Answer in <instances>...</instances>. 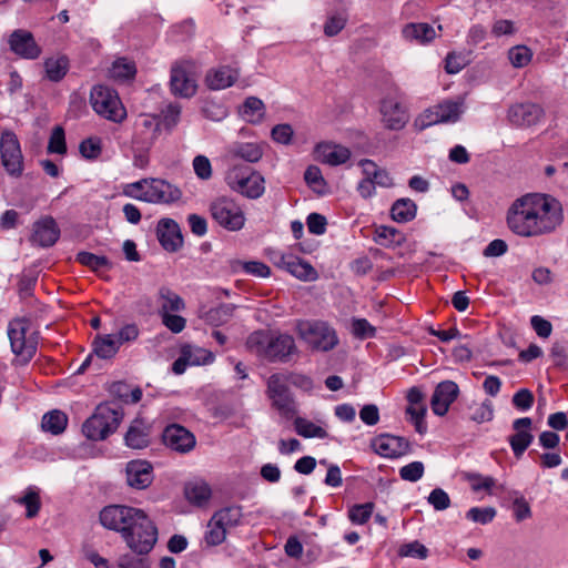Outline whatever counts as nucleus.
<instances>
[{"mask_svg": "<svg viewBox=\"0 0 568 568\" xmlns=\"http://www.w3.org/2000/svg\"><path fill=\"white\" fill-rule=\"evenodd\" d=\"M562 220L561 203L544 193H528L515 200L506 216L509 230L521 237L550 234Z\"/></svg>", "mask_w": 568, "mask_h": 568, "instance_id": "nucleus-1", "label": "nucleus"}, {"mask_svg": "<svg viewBox=\"0 0 568 568\" xmlns=\"http://www.w3.org/2000/svg\"><path fill=\"white\" fill-rule=\"evenodd\" d=\"M101 525L121 535L136 555H148L158 541V528L143 509L109 505L100 511Z\"/></svg>", "mask_w": 568, "mask_h": 568, "instance_id": "nucleus-2", "label": "nucleus"}, {"mask_svg": "<svg viewBox=\"0 0 568 568\" xmlns=\"http://www.w3.org/2000/svg\"><path fill=\"white\" fill-rule=\"evenodd\" d=\"M246 347L256 356L270 362H287L297 353L293 336L273 334L267 331H255L246 339Z\"/></svg>", "mask_w": 568, "mask_h": 568, "instance_id": "nucleus-3", "label": "nucleus"}, {"mask_svg": "<svg viewBox=\"0 0 568 568\" xmlns=\"http://www.w3.org/2000/svg\"><path fill=\"white\" fill-rule=\"evenodd\" d=\"M123 194L128 197L153 204H171L178 202L182 196V192L178 186L155 178L142 179L125 184Z\"/></svg>", "mask_w": 568, "mask_h": 568, "instance_id": "nucleus-4", "label": "nucleus"}, {"mask_svg": "<svg viewBox=\"0 0 568 568\" xmlns=\"http://www.w3.org/2000/svg\"><path fill=\"white\" fill-rule=\"evenodd\" d=\"M123 418V409L116 403H103L83 423L82 433L90 440H104L113 434Z\"/></svg>", "mask_w": 568, "mask_h": 568, "instance_id": "nucleus-5", "label": "nucleus"}, {"mask_svg": "<svg viewBox=\"0 0 568 568\" xmlns=\"http://www.w3.org/2000/svg\"><path fill=\"white\" fill-rule=\"evenodd\" d=\"M296 333L312 351L316 352H329L339 342L336 331L322 321H298Z\"/></svg>", "mask_w": 568, "mask_h": 568, "instance_id": "nucleus-6", "label": "nucleus"}, {"mask_svg": "<svg viewBox=\"0 0 568 568\" xmlns=\"http://www.w3.org/2000/svg\"><path fill=\"white\" fill-rule=\"evenodd\" d=\"M210 214L214 222L230 231L236 232L245 225V214L241 205L229 196H219L210 203Z\"/></svg>", "mask_w": 568, "mask_h": 568, "instance_id": "nucleus-7", "label": "nucleus"}, {"mask_svg": "<svg viewBox=\"0 0 568 568\" xmlns=\"http://www.w3.org/2000/svg\"><path fill=\"white\" fill-rule=\"evenodd\" d=\"M93 110L109 121L121 123L126 111L115 90L105 85H94L90 93Z\"/></svg>", "mask_w": 568, "mask_h": 568, "instance_id": "nucleus-8", "label": "nucleus"}, {"mask_svg": "<svg viewBox=\"0 0 568 568\" xmlns=\"http://www.w3.org/2000/svg\"><path fill=\"white\" fill-rule=\"evenodd\" d=\"M227 185L247 199H258L265 192L264 178L247 166H234L226 174Z\"/></svg>", "mask_w": 568, "mask_h": 568, "instance_id": "nucleus-9", "label": "nucleus"}, {"mask_svg": "<svg viewBox=\"0 0 568 568\" xmlns=\"http://www.w3.org/2000/svg\"><path fill=\"white\" fill-rule=\"evenodd\" d=\"M266 394L275 407L285 417L297 413L296 403L288 388L286 374H272L266 382Z\"/></svg>", "mask_w": 568, "mask_h": 568, "instance_id": "nucleus-10", "label": "nucleus"}, {"mask_svg": "<svg viewBox=\"0 0 568 568\" xmlns=\"http://www.w3.org/2000/svg\"><path fill=\"white\" fill-rule=\"evenodd\" d=\"M29 328L30 322L27 318H14L8 325L11 351L20 356L24 363L30 362L37 352L36 341L27 337Z\"/></svg>", "mask_w": 568, "mask_h": 568, "instance_id": "nucleus-11", "label": "nucleus"}, {"mask_svg": "<svg viewBox=\"0 0 568 568\" xmlns=\"http://www.w3.org/2000/svg\"><path fill=\"white\" fill-rule=\"evenodd\" d=\"M1 163L8 174L20 176L23 171V156L17 135L11 131H6L0 139Z\"/></svg>", "mask_w": 568, "mask_h": 568, "instance_id": "nucleus-12", "label": "nucleus"}, {"mask_svg": "<svg viewBox=\"0 0 568 568\" xmlns=\"http://www.w3.org/2000/svg\"><path fill=\"white\" fill-rule=\"evenodd\" d=\"M545 114L544 108L538 103L519 102L508 108L507 120L513 126L527 129L539 124Z\"/></svg>", "mask_w": 568, "mask_h": 568, "instance_id": "nucleus-13", "label": "nucleus"}, {"mask_svg": "<svg viewBox=\"0 0 568 568\" xmlns=\"http://www.w3.org/2000/svg\"><path fill=\"white\" fill-rule=\"evenodd\" d=\"M379 113L384 126L392 131H399L409 121L406 106L394 97H386L381 101Z\"/></svg>", "mask_w": 568, "mask_h": 568, "instance_id": "nucleus-14", "label": "nucleus"}, {"mask_svg": "<svg viewBox=\"0 0 568 568\" xmlns=\"http://www.w3.org/2000/svg\"><path fill=\"white\" fill-rule=\"evenodd\" d=\"M160 133V122L156 116L141 114L134 124L132 143L143 151H148Z\"/></svg>", "mask_w": 568, "mask_h": 568, "instance_id": "nucleus-15", "label": "nucleus"}, {"mask_svg": "<svg viewBox=\"0 0 568 568\" xmlns=\"http://www.w3.org/2000/svg\"><path fill=\"white\" fill-rule=\"evenodd\" d=\"M10 50L18 57L27 60H36L41 55V48L36 42L33 34L23 29L14 30L8 40Z\"/></svg>", "mask_w": 568, "mask_h": 568, "instance_id": "nucleus-16", "label": "nucleus"}, {"mask_svg": "<svg viewBox=\"0 0 568 568\" xmlns=\"http://www.w3.org/2000/svg\"><path fill=\"white\" fill-rule=\"evenodd\" d=\"M376 454L385 458H397L410 450V444L405 437L382 434L372 440Z\"/></svg>", "mask_w": 568, "mask_h": 568, "instance_id": "nucleus-17", "label": "nucleus"}, {"mask_svg": "<svg viewBox=\"0 0 568 568\" xmlns=\"http://www.w3.org/2000/svg\"><path fill=\"white\" fill-rule=\"evenodd\" d=\"M165 446L179 453H189L195 446L194 435L181 425L172 424L163 432Z\"/></svg>", "mask_w": 568, "mask_h": 568, "instance_id": "nucleus-18", "label": "nucleus"}, {"mask_svg": "<svg viewBox=\"0 0 568 568\" xmlns=\"http://www.w3.org/2000/svg\"><path fill=\"white\" fill-rule=\"evenodd\" d=\"M459 393L458 385L453 381L439 383L432 396L430 406L435 415L444 416Z\"/></svg>", "mask_w": 568, "mask_h": 568, "instance_id": "nucleus-19", "label": "nucleus"}, {"mask_svg": "<svg viewBox=\"0 0 568 568\" xmlns=\"http://www.w3.org/2000/svg\"><path fill=\"white\" fill-rule=\"evenodd\" d=\"M126 483L135 489L148 488L153 480V467L146 460H131L126 464Z\"/></svg>", "mask_w": 568, "mask_h": 568, "instance_id": "nucleus-20", "label": "nucleus"}, {"mask_svg": "<svg viewBox=\"0 0 568 568\" xmlns=\"http://www.w3.org/2000/svg\"><path fill=\"white\" fill-rule=\"evenodd\" d=\"M158 240L169 252H176L183 244L179 224L172 219H161L156 226Z\"/></svg>", "mask_w": 568, "mask_h": 568, "instance_id": "nucleus-21", "label": "nucleus"}, {"mask_svg": "<svg viewBox=\"0 0 568 568\" xmlns=\"http://www.w3.org/2000/svg\"><path fill=\"white\" fill-rule=\"evenodd\" d=\"M316 159L327 165L337 166L351 159V150L342 144L321 142L315 146Z\"/></svg>", "mask_w": 568, "mask_h": 568, "instance_id": "nucleus-22", "label": "nucleus"}, {"mask_svg": "<svg viewBox=\"0 0 568 568\" xmlns=\"http://www.w3.org/2000/svg\"><path fill=\"white\" fill-rule=\"evenodd\" d=\"M60 236V230L51 216L42 217L33 224L31 242L41 247L52 246Z\"/></svg>", "mask_w": 568, "mask_h": 568, "instance_id": "nucleus-23", "label": "nucleus"}, {"mask_svg": "<svg viewBox=\"0 0 568 568\" xmlns=\"http://www.w3.org/2000/svg\"><path fill=\"white\" fill-rule=\"evenodd\" d=\"M515 434L509 437V445L516 457H520L530 446L534 436L530 433L531 419L529 417L517 418L513 423Z\"/></svg>", "mask_w": 568, "mask_h": 568, "instance_id": "nucleus-24", "label": "nucleus"}, {"mask_svg": "<svg viewBox=\"0 0 568 568\" xmlns=\"http://www.w3.org/2000/svg\"><path fill=\"white\" fill-rule=\"evenodd\" d=\"M277 265L302 281H315L317 271L307 262L293 255H281Z\"/></svg>", "mask_w": 568, "mask_h": 568, "instance_id": "nucleus-25", "label": "nucleus"}, {"mask_svg": "<svg viewBox=\"0 0 568 568\" xmlns=\"http://www.w3.org/2000/svg\"><path fill=\"white\" fill-rule=\"evenodd\" d=\"M237 77V70L226 65H222L207 71L205 75V82L207 87L212 90H223L233 85Z\"/></svg>", "mask_w": 568, "mask_h": 568, "instance_id": "nucleus-26", "label": "nucleus"}, {"mask_svg": "<svg viewBox=\"0 0 568 568\" xmlns=\"http://www.w3.org/2000/svg\"><path fill=\"white\" fill-rule=\"evenodd\" d=\"M171 90L174 95L190 98L196 92L195 80L190 78L181 67H173L171 71Z\"/></svg>", "mask_w": 568, "mask_h": 568, "instance_id": "nucleus-27", "label": "nucleus"}, {"mask_svg": "<svg viewBox=\"0 0 568 568\" xmlns=\"http://www.w3.org/2000/svg\"><path fill=\"white\" fill-rule=\"evenodd\" d=\"M125 444L134 449H141L149 445L150 443V433L149 427L143 419H134L126 434H125Z\"/></svg>", "mask_w": 568, "mask_h": 568, "instance_id": "nucleus-28", "label": "nucleus"}, {"mask_svg": "<svg viewBox=\"0 0 568 568\" xmlns=\"http://www.w3.org/2000/svg\"><path fill=\"white\" fill-rule=\"evenodd\" d=\"M402 34L408 41L424 44L435 39L436 31L428 23H408L403 28Z\"/></svg>", "mask_w": 568, "mask_h": 568, "instance_id": "nucleus-29", "label": "nucleus"}, {"mask_svg": "<svg viewBox=\"0 0 568 568\" xmlns=\"http://www.w3.org/2000/svg\"><path fill=\"white\" fill-rule=\"evenodd\" d=\"M184 494L190 503L202 506L211 498L212 490L204 480H194L185 485Z\"/></svg>", "mask_w": 568, "mask_h": 568, "instance_id": "nucleus-30", "label": "nucleus"}, {"mask_svg": "<svg viewBox=\"0 0 568 568\" xmlns=\"http://www.w3.org/2000/svg\"><path fill=\"white\" fill-rule=\"evenodd\" d=\"M159 300L161 302L159 314H169L171 312H180L185 308L183 298L173 292L170 287L162 286L159 290Z\"/></svg>", "mask_w": 568, "mask_h": 568, "instance_id": "nucleus-31", "label": "nucleus"}, {"mask_svg": "<svg viewBox=\"0 0 568 568\" xmlns=\"http://www.w3.org/2000/svg\"><path fill=\"white\" fill-rule=\"evenodd\" d=\"M359 165L363 169V174L366 176H371L375 185H378L381 187L393 186L394 183L390 174L384 169H378L376 163L373 162L372 160H361Z\"/></svg>", "mask_w": 568, "mask_h": 568, "instance_id": "nucleus-32", "label": "nucleus"}, {"mask_svg": "<svg viewBox=\"0 0 568 568\" xmlns=\"http://www.w3.org/2000/svg\"><path fill=\"white\" fill-rule=\"evenodd\" d=\"M213 517L216 518L219 525H222L224 528L230 530L241 525L243 519V509L242 506L237 505L226 506L215 511Z\"/></svg>", "mask_w": 568, "mask_h": 568, "instance_id": "nucleus-33", "label": "nucleus"}, {"mask_svg": "<svg viewBox=\"0 0 568 568\" xmlns=\"http://www.w3.org/2000/svg\"><path fill=\"white\" fill-rule=\"evenodd\" d=\"M119 349V341H116L113 334L98 336L93 342V352L103 359L112 358Z\"/></svg>", "mask_w": 568, "mask_h": 568, "instance_id": "nucleus-34", "label": "nucleus"}, {"mask_svg": "<svg viewBox=\"0 0 568 568\" xmlns=\"http://www.w3.org/2000/svg\"><path fill=\"white\" fill-rule=\"evenodd\" d=\"M443 123H455L464 113V100H446L436 105Z\"/></svg>", "mask_w": 568, "mask_h": 568, "instance_id": "nucleus-35", "label": "nucleus"}, {"mask_svg": "<svg viewBox=\"0 0 568 568\" xmlns=\"http://www.w3.org/2000/svg\"><path fill=\"white\" fill-rule=\"evenodd\" d=\"M67 425L68 416L59 409L45 413L41 422L43 430L52 435H59L64 432Z\"/></svg>", "mask_w": 568, "mask_h": 568, "instance_id": "nucleus-36", "label": "nucleus"}, {"mask_svg": "<svg viewBox=\"0 0 568 568\" xmlns=\"http://www.w3.org/2000/svg\"><path fill=\"white\" fill-rule=\"evenodd\" d=\"M417 206L410 199L397 200L392 209L390 214L394 221L398 223H406L416 216Z\"/></svg>", "mask_w": 568, "mask_h": 568, "instance_id": "nucleus-37", "label": "nucleus"}, {"mask_svg": "<svg viewBox=\"0 0 568 568\" xmlns=\"http://www.w3.org/2000/svg\"><path fill=\"white\" fill-rule=\"evenodd\" d=\"M44 69L50 81L59 82L69 70V60L64 55L48 58L44 61Z\"/></svg>", "mask_w": 568, "mask_h": 568, "instance_id": "nucleus-38", "label": "nucleus"}, {"mask_svg": "<svg viewBox=\"0 0 568 568\" xmlns=\"http://www.w3.org/2000/svg\"><path fill=\"white\" fill-rule=\"evenodd\" d=\"M264 103L255 97H250L245 100L241 108L242 118L250 123H260L264 118Z\"/></svg>", "mask_w": 568, "mask_h": 568, "instance_id": "nucleus-39", "label": "nucleus"}, {"mask_svg": "<svg viewBox=\"0 0 568 568\" xmlns=\"http://www.w3.org/2000/svg\"><path fill=\"white\" fill-rule=\"evenodd\" d=\"M294 427L296 433L304 438L324 439L328 436L327 432L323 427L303 417L295 418Z\"/></svg>", "mask_w": 568, "mask_h": 568, "instance_id": "nucleus-40", "label": "nucleus"}, {"mask_svg": "<svg viewBox=\"0 0 568 568\" xmlns=\"http://www.w3.org/2000/svg\"><path fill=\"white\" fill-rule=\"evenodd\" d=\"M231 153L247 162L255 163L261 160L263 155L262 148L256 143H235L231 148Z\"/></svg>", "mask_w": 568, "mask_h": 568, "instance_id": "nucleus-41", "label": "nucleus"}, {"mask_svg": "<svg viewBox=\"0 0 568 568\" xmlns=\"http://www.w3.org/2000/svg\"><path fill=\"white\" fill-rule=\"evenodd\" d=\"M192 366L211 364L214 361V355L202 347L193 345H184L181 348Z\"/></svg>", "mask_w": 568, "mask_h": 568, "instance_id": "nucleus-42", "label": "nucleus"}, {"mask_svg": "<svg viewBox=\"0 0 568 568\" xmlns=\"http://www.w3.org/2000/svg\"><path fill=\"white\" fill-rule=\"evenodd\" d=\"M135 73L136 68L134 62L125 58L115 60L110 69L111 78L121 81L133 79Z\"/></svg>", "mask_w": 568, "mask_h": 568, "instance_id": "nucleus-43", "label": "nucleus"}, {"mask_svg": "<svg viewBox=\"0 0 568 568\" xmlns=\"http://www.w3.org/2000/svg\"><path fill=\"white\" fill-rule=\"evenodd\" d=\"M469 418L470 420L483 424L493 420L494 418V405L491 400L485 399L481 403H475L469 406Z\"/></svg>", "mask_w": 568, "mask_h": 568, "instance_id": "nucleus-44", "label": "nucleus"}, {"mask_svg": "<svg viewBox=\"0 0 568 568\" xmlns=\"http://www.w3.org/2000/svg\"><path fill=\"white\" fill-rule=\"evenodd\" d=\"M16 503L19 505H23L26 507V509H27L26 516L28 518L36 517L39 514V510L41 508L39 493L32 487H29L26 490L24 496L17 498Z\"/></svg>", "mask_w": 568, "mask_h": 568, "instance_id": "nucleus-45", "label": "nucleus"}, {"mask_svg": "<svg viewBox=\"0 0 568 568\" xmlns=\"http://www.w3.org/2000/svg\"><path fill=\"white\" fill-rule=\"evenodd\" d=\"M227 531L229 530L222 525H219L216 518L212 516L207 524L204 540L207 546H219L225 540Z\"/></svg>", "mask_w": 568, "mask_h": 568, "instance_id": "nucleus-46", "label": "nucleus"}, {"mask_svg": "<svg viewBox=\"0 0 568 568\" xmlns=\"http://www.w3.org/2000/svg\"><path fill=\"white\" fill-rule=\"evenodd\" d=\"M234 306L231 304H222L211 308L205 313V321L211 325L219 326L227 322L233 315Z\"/></svg>", "mask_w": 568, "mask_h": 568, "instance_id": "nucleus-47", "label": "nucleus"}, {"mask_svg": "<svg viewBox=\"0 0 568 568\" xmlns=\"http://www.w3.org/2000/svg\"><path fill=\"white\" fill-rule=\"evenodd\" d=\"M508 59L514 68H524L532 59V51L523 44L515 45L508 51Z\"/></svg>", "mask_w": 568, "mask_h": 568, "instance_id": "nucleus-48", "label": "nucleus"}, {"mask_svg": "<svg viewBox=\"0 0 568 568\" xmlns=\"http://www.w3.org/2000/svg\"><path fill=\"white\" fill-rule=\"evenodd\" d=\"M77 261L93 271L106 268L110 266L109 260L103 255H95L90 252H80L77 254Z\"/></svg>", "mask_w": 568, "mask_h": 568, "instance_id": "nucleus-49", "label": "nucleus"}, {"mask_svg": "<svg viewBox=\"0 0 568 568\" xmlns=\"http://www.w3.org/2000/svg\"><path fill=\"white\" fill-rule=\"evenodd\" d=\"M374 510L373 503L353 506L348 511V518L353 524L364 525L368 521Z\"/></svg>", "mask_w": 568, "mask_h": 568, "instance_id": "nucleus-50", "label": "nucleus"}, {"mask_svg": "<svg viewBox=\"0 0 568 568\" xmlns=\"http://www.w3.org/2000/svg\"><path fill=\"white\" fill-rule=\"evenodd\" d=\"M443 123L440 115L437 111L436 105L426 109L423 113H420L414 122V125L417 130L423 131L432 125Z\"/></svg>", "mask_w": 568, "mask_h": 568, "instance_id": "nucleus-51", "label": "nucleus"}, {"mask_svg": "<svg viewBox=\"0 0 568 568\" xmlns=\"http://www.w3.org/2000/svg\"><path fill=\"white\" fill-rule=\"evenodd\" d=\"M496 516V509L494 507H473L466 513V518L474 523L481 525L489 524Z\"/></svg>", "mask_w": 568, "mask_h": 568, "instance_id": "nucleus-52", "label": "nucleus"}, {"mask_svg": "<svg viewBox=\"0 0 568 568\" xmlns=\"http://www.w3.org/2000/svg\"><path fill=\"white\" fill-rule=\"evenodd\" d=\"M425 471L424 464L422 462H412L399 469V477L403 480L415 483L419 480Z\"/></svg>", "mask_w": 568, "mask_h": 568, "instance_id": "nucleus-53", "label": "nucleus"}, {"mask_svg": "<svg viewBox=\"0 0 568 568\" xmlns=\"http://www.w3.org/2000/svg\"><path fill=\"white\" fill-rule=\"evenodd\" d=\"M49 153L64 154L67 152L64 131L61 126H55L50 135L48 144Z\"/></svg>", "mask_w": 568, "mask_h": 568, "instance_id": "nucleus-54", "label": "nucleus"}, {"mask_svg": "<svg viewBox=\"0 0 568 568\" xmlns=\"http://www.w3.org/2000/svg\"><path fill=\"white\" fill-rule=\"evenodd\" d=\"M406 413H407V415H409V419L414 424L416 432L418 434L426 433L427 425L424 420L425 414H426V407L424 405L407 406Z\"/></svg>", "mask_w": 568, "mask_h": 568, "instance_id": "nucleus-55", "label": "nucleus"}, {"mask_svg": "<svg viewBox=\"0 0 568 568\" xmlns=\"http://www.w3.org/2000/svg\"><path fill=\"white\" fill-rule=\"evenodd\" d=\"M352 333L355 337L365 339L374 337L376 328L365 318H354L352 321Z\"/></svg>", "mask_w": 568, "mask_h": 568, "instance_id": "nucleus-56", "label": "nucleus"}, {"mask_svg": "<svg viewBox=\"0 0 568 568\" xmlns=\"http://www.w3.org/2000/svg\"><path fill=\"white\" fill-rule=\"evenodd\" d=\"M192 166L195 175L203 181L210 180L212 178V165L207 156L205 155H196L193 159Z\"/></svg>", "mask_w": 568, "mask_h": 568, "instance_id": "nucleus-57", "label": "nucleus"}, {"mask_svg": "<svg viewBox=\"0 0 568 568\" xmlns=\"http://www.w3.org/2000/svg\"><path fill=\"white\" fill-rule=\"evenodd\" d=\"M427 501L434 507L435 510L442 511L450 506V498L448 494L442 488H435L427 497Z\"/></svg>", "mask_w": 568, "mask_h": 568, "instance_id": "nucleus-58", "label": "nucleus"}, {"mask_svg": "<svg viewBox=\"0 0 568 568\" xmlns=\"http://www.w3.org/2000/svg\"><path fill=\"white\" fill-rule=\"evenodd\" d=\"M79 151L85 159H97L101 153V142L94 138L85 139L80 143Z\"/></svg>", "mask_w": 568, "mask_h": 568, "instance_id": "nucleus-59", "label": "nucleus"}, {"mask_svg": "<svg viewBox=\"0 0 568 568\" xmlns=\"http://www.w3.org/2000/svg\"><path fill=\"white\" fill-rule=\"evenodd\" d=\"M511 402L518 410L526 412L532 407L534 395L529 389L521 388L514 394Z\"/></svg>", "mask_w": 568, "mask_h": 568, "instance_id": "nucleus-60", "label": "nucleus"}, {"mask_svg": "<svg viewBox=\"0 0 568 568\" xmlns=\"http://www.w3.org/2000/svg\"><path fill=\"white\" fill-rule=\"evenodd\" d=\"M294 131L293 128L287 124H277L271 131V136L276 143L287 145L292 142Z\"/></svg>", "mask_w": 568, "mask_h": 568, "instance_id": "nucleus-61", "label": "nucleus"}, {"mask_svg": "<svg viewBox=\"0 0 568 568\" xmlns=\"http://www.w3.org/2000/svg\"><path fill=\"white\" fill-rule=\"evenodd\" d=\"M160 316L163 325L174 334L181 333L186 326V320L181 315L164 313Z\"/></svg>", "mask_w": 568, "mask_h": 568, "instance_id": "nucleus-62", "label": "nucleus"}, {"mask_svg": "<svg viewBox=\"0 0 568 568\" xmlns=\"http://www.w3.org/2000/svg\"><path fill=\"white\" fill-rule=\"evenodd\" d=\"M308 232L315 235H322L326 232V217L320 213H311L306 219Z\"/></svg>", "mask_w": 568, "mask_h": 568, "instance_id": "nucleus-63", "label": "nucleus"}, {"mask_svg": "<svg viewBox=\"0 0 568 568\" xmlns=\"http://www.w3.org/2000/svg\"><path fill=\"white\" fill-rule=\"evenodd\" d=\"M400 555L412 558L426 559L428 556V549L415 540L404 545L400 549Z\"/></svg>", "mask_w": 568, "mask_h": 568, "instance_id": "nucleus-64", "label": "nucleus"}]
</instances>
